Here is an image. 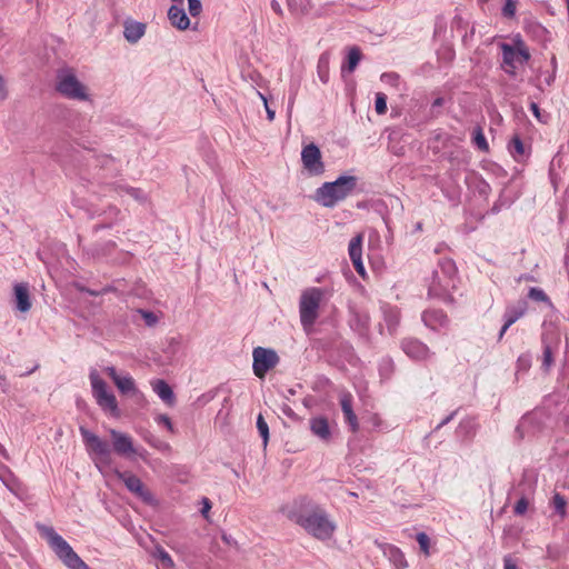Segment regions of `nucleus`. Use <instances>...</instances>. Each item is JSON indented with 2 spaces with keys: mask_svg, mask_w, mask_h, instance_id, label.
Returning a JSON list of instances; mask_svg holds the SVG:
<instances>
[{
  "mask_svg": "<svg viewBox=\"0 0 569 569\" xmlns=\"http://www.w3.org/2000/svg\"><path fill=\"white\" fill-rule=\"evenodd\" d=\"M287 517L320 541L331 539L337 528L325 508L307 497L297 499Z\"/></svg>",
  "mask_w": 569,
  "mask_h": 569,
  "instance_id": "f257e3e1",
  "label": "nucleus"
},
{
  "mask_svg": "<svg viewBox=\"0 0 569 569\" xmlns=\"http://www.w3.org/2000/svg\"><path fill=\"white\" fill-rule=\"evenodd\" d=\"M94 167L99 168L101 173H98L96 179L99 183L104 184L110 190L117 192L118 194H122L126 192L134 200L139 202L146 201V196L140 188H134L130 186H124L119 182L109 183L107 180L109 178H116L120 176L121 170L116 166V160L111 156L102 154L93 157Z\"/></svg>",
  "mask_w": 569,
  "mask_h": 569,
  "instance_id": "f03ea898",
  "label": "nucleus"
},
{
  "mask_svg": "<svg viewBox=\"0 0 569 569\" xmlns=\"http://www.w3.org/2000/svg\"><path fill=\"white\" fill-rule=\"evenodd\" d=\"M358 178L355 176H340L335 181L325 182L319 187L313 199L326 208H333L345 200L357 187Z\"/></svg>",
  "mask_w": 569,
  "mask_h": 569,
  "instance_id": "7ed1b4c3",
  "label": "nucleus"
},
{
  "mask_svg": "<svg viewBox=\"0 0 569 569\" xmlns=\"http://www.w3.org/2000/svg\"><path fill=\"white\" fill-rule=\"evenodd\" d=\"M40 535L47 540L56 556L68 569H90L72 547L52 527L37 526Z\"/></svg>",
  "mask_w": 569,
  "mask_h": 569,
  "instance_id": "20e7f679",
  "label": "nucleus"
},
{
  "mask_svg": "<svg viewBox=\"0 0 569 569\" xmlns=\"http://www.w3.org/2000/svg\"><path fill=\"white\" fill-rule=\"evenodd\" d=\"M56 91L69 100L89 101L88 88L78 79L72 68H61L56 74Z\"/></svg>",
  "mask_w": 569,
  "mask_h": 569,
  "instance_id": "39448f33",
  "label": "nucleus"
},
{
  "mask_svg": "<svg viewBox=\"0 0 569 569\" xmlns=\"http://www.w3.org/2000/svg\"><path fill=\"white\" fill-rule=\"evenodd\" d=\"M436 271H440L443 276L445 283L437 284L438 287H429L428 296L437 298L446 303H452L453 297L450 295V289L455 288V280L457 274V267L452 259L442 258L439 260Z\"/></svg>",
  "mask_w": 569,
  "mask_h": 569,
  "instance_id": "423d86ee",
  "label": "nucleus"
},
{
  "mask_svg": "<svg viewBox=\"0 0 569 569\" xmlns=\"http://www.w3.org/2000/svg\"><path fill=\"white\" fill-rule=\"evenodd\" d=\"M323 292L320 288H310L300 296L299 313L302 328L308 331L319 317V308Z\"/></svg>",
  "mask_w": 569,
  "mask_h": 569,
  "instance_id": "0eeeda50",
  "label": "nucleus"
},
{
  "mask_svg": "<svg viewBox=\"0 0 569 569\" xmlns=\"http://www.w3.org/2000/svg\"><path fill=\"white\" fill-rule=\"evenodd\" d=\"M79 431L86 450L96 466L99 467L100 463L109 465L111 462L112 452L110 443L83 426H80Z\"/></svg>",
  "mask_w": 569,
  "mask_h": 569,
  "instance_id": "6e6552de",
  "label": "nucleus"
},
{
  "mask_svg": "<svg viewBox=\"0 0 569 569\" xmlns=\"http://www.w3.org/2000/svg\"><path fill=\"white\" fill-rule=\"evenodd\" d=\"M92 395L98 403V406L103 410L111 413L113 417H119L120 411L118 408V402L112 392L108 390V385L106 381L99 376L97 370H92L89 375Z\"/></svg>",
  "mask_w": 569,
  "mask_h": 569,
  "instance_id": "1a4fd4ad",
  "label": "nucleus"
},
{
  "mask_svg": "<svg viewBox=\"0 0 569 569\" xmlns=\"http://www.w3.org/2000/svg\"><path fill=\"white\" fill-rule=\"evenodd\" d=\"M252 370L258 378H264L268 371L280 361L278 353L270 348L256 347L252 351Z\"/></svg>",
  "mask_w": 569,
  "mask_h": 569,
  "instance_id": "9d476101",
  "label": "nucleus"
},
{
  "mask_svg": "<svg viewBox=\"0 0 569 569\" xmlns=\"http://www.w3.org/2000/svg\"><path fill=\"white\" fill-rule=\"evenodd\" d=\"M116 476L119 480H121L126 488L138 498H140L146 503L153 502L152 493L146 488L140 478L133 475L130 471H116Z\"/></svg>",
  "mask_w": 569,
  "mask_h": 569,
  "instance_id": "9b49d317",
  "label": "nucleus"
},
{
  "mask_svg": "<svg viewBox=\"0 0 569 569\" xmlns=\"http://www.w3.org/2000/svg\"><path fill=\"white\" fill-rule=\"evenodd\" d=\"M301 161L303 168L311 176H320L325 171V164L322 162L321 151L315 143H309L303 147L301 151Z\"/></svg>",
  "mask_w": 569,
  "mask_h": 569,
  "instance_id": "f8f14e48",
  "label": "nucleus"
},
{
  "mask_svg": "<svg viewBox=\"0 0 569 569\" xmlns=\"http://www.w3.org/2000/svg\"><path fill=\"white\" fill-rule=\"evenodd\" d=\"M545 423V415L542 411L535 410L526 413L520 419L516 427V433L520 439L525 438L526 435H533L541 430Z\"/></svg>",
  "mask_w": 569,
  "mask_h": 569,
  "instance_id": "ddd939ff",
  "label": "nucleus"
},
{
  "mask_svg": "<svg viewBox=\"0 0 569 569\" xmlns=\"http://www.w3.org/2000/svg\"><path fill=\"white\" fill-rule=\"evenodd\" d=\"M402 351L412 360H427L432 353L429 347L416 338H405L401 341Z\"/></svg>",
  "mask_w": 569,
  "mask_h": 569,
  "instance_id": "4468645a",
  "label": "nucleus"
},
{
  "mask_svg": "<svg viewBox=\"0 0 569 569\" xmlns=\"http://www.w3.org/2000/svg\"><path fill=\"white\" fill-rule=\"evenodd\" d=\"M362 242H363V234L358 233L356 234L349 242V257L352 262V266L357 273L365 278L366 276V268L362 261Z\"/></svg>",
  "mask_w": 569,
  "mask_h": 569,
  "instance_id": "2eb2a0df",
  "label": "nucleus"
},
{
  "mask_svg": "<svg viewBox=\"0 0 569 569\" xmlns=\"http://www.w3.org/2000/svg\"><path fill=\"white\" fill-rule=\"evenodd\" d=\"M110 437L112 439L111 449L119 456L128 457L136 452L132 443V439L127 433L120 432L116 429L110 430Z\"/></svg>",
  "mask_w": 569,
  "mask_h": 569,
  "instance_id": "dca6fc26",
  "label": "nucleus"
},
{
  "mask_svg": "<svg viewBox=\"0 0 569 569\" xmlns=\"http://www.w3.org/2000/svg\"><path fill=\"white\" fill-rule=\"evenodd\" d=\"M311 433L322 442L329 443L332 439V431L328 418L325 416H316L309 420Z\"/></svg>",
  "mask_w": 569,
  "mask_h": 569,
  "instance_id": "f3484780",
  "label": "nucleus"
},
{
  "mask_svg": "<svg viewBox=\"0 0 569 569\" xmlns=\"http://www.w3.org/2000/svg\"><path fill=\"white\" fill-rule=\"evenodd\" d=\"M421 319L425 326L433 331L447 328L450 322L448 316L440 309L425 310L421 315Z\"/></svg>",
  "mask_w": 569,
  "mask_h": 569,
  "instance_id": "a211bd4d",
  "label": "nucleus"
},
{
  "mask_svg": "<svg viewBox=\"0 0 569 569\" xmlns=\"http://www.w3.org/2000/svg\"><path fill=\"white\" fill-rule=\"evenodd\" d=\"M375 543L397 569H403L408 566L403 552L398 547L378 540Z\"/></svg>",
  "mask_w": 569,
  "mask_h": 569,
  "instance_id": "6ab92c4d",
  "label": "nucleus"
},
{
  "mask_svg": "<svg viewBox=\"0 0 569 569\" xmlns=\"http://www.w3.org/2000/svg\"><path fill=\"white\" fill-rule=\"evenodd\" d=\"M13 302L16 309L20 312H28L31 309V297L29 292V284L27 282L14 283Z\"/></svg>",
  "mask_w": 569,
  "mask_h": 569,
  "instance_id": "aec40b11",
  "label": "nucleus"
},
{
  "mask_svg": "<svg viewBox=\"0 0 569 569\" xmlns=\"http://www.w3.org/2000/svg\"><path fill=\"white\" fill-rule=\"evenodd\" d=\"M102 221L94 224L92 230L93 232H99L102 229H110L119 221L122 220L121 211L116 206H109L101 214Z\"/></svg>",
  "mask_w": 569,
  "mask_h": 569,
  "instance_id": "412c9836",
  "label": "nucleus"
},
{
  "mask_svg": "<svg viewBox=\"0 0 569 569\" xmlns=\"http://www.w3.org/2000/svg\"><path fill=\"white\" fill-rule=\"evenodd\" d=\"M168 19L170 23L179 29L187 30L190 27V19L183 8L172 4L168 10Z\"/></svg>",
  "mask_w": 569,
  "mask_h": 569,
  "instance_id": "4be33fe9",
  "label": "nucleus"
},
{
  "mask_svg": "<svg viewBox=\"0 0 569 569\" xmlns=\"http://www.w3.org/2000/svg\"><path fill=\"white\" fill-rule=\"evenodd\" d=\"M341 410L343 412L345 421L349 425L352 432H357L359 429L358 418L352 409L351 396L343 395L340 399Z\"/></svg>",
  "mask_w": 569,
  "mask_h": 569,
  "instance_id": "5701e85b",
  "label": "nucleus"
},
{
  "mask_svg": "<svg viewBox=\"0 0 569 569\" xmlns=\"http://www.w3.org/2000/svg\"><path fill=\"white\" fill-rule=\"evenodd\" d=\"M123 27V37L130 43L138 42L146 32V24L142 22L127 20Z\"/></svg>",
  "mask_w": 569,
  "mask_h": 569,
  "instance_id": "b1692460",
  "label": "nucleus"
},
{
  "mask_svg": "<svg viewBox=\"0 0 569 569\" xmlns=\"http://www.w3.org/2000/svg\"><path fill=\"white\" fill-rule=\"evenodd\" d=\"M528 303L526 300L521 299L516 305L508 306L503 313V320L507 322V326H512L516 321H518L527 311Z\"/></svg>",
  "mask_w": 569,
  "mask_h": 569,
  "instance_id": "393cba45",
  "label": "nucleus"
},
{
  "mask_svg": "<svg viewBox=\"0 0 569 569\" xmlns=\"http://www.w3.org/2000/svg\"><path fill=\"white\" fill-rule=\"evenodd\" d=\"M541 343H542L541 369L545 372H549L551 367L555 363V347L548 341V337L546 335H542Z\"/></svg>",
  "mask_w": 569,
  "mask_h": 569,
  "instance_id": "a878e982",
  "label": "nucleus"
},
{
  "mask_svg": "<svg viewBox=\"0 0 569 569\" xmlns=\"http://www.w3.org/2000/svg\"><path fill=\"white\" fill-rule=\"evenodd\" d=\"M153 391L158 397L168 405L174 402V393L171 387L162 379H158L152 383Z\"/></svg>",
  "mask_w": 569,
  "mask_h": 569,
  "instance_id": "bb28decb",
  "label": "nucleus"
},
{
  "mask_svg": "<svg viewBox=\"0 0 569 569\" xmlns=\"http://www.w3.org/2000/svg\"><path fill=\"white\" fill-rule=\"evenodd\" d=\"M361 51L358 47H351L349 49L346 62L341 67V73H352L361 60Z\"/></svg>",
  "mask_w": 569,
  "mask_h": 569,
  "instance_id": "cd10ccee",
  "label": "nucleus"
},
{
  "mask_svg": "<svg viewBox=\"0 0 569 569\" xmlns=\"http://www.w3.org/2000/svg\"><path fill=\"white\" fill-rule=\"evenodd\" d=\"M549 506L553 509V513L557 515L560 518V520H563L568 516V502L565 496H562L561 493L557 491L553 492L549 501Z\"/></svg>",
  "mask_w": 569,
  "mask_h": 569,
  "instance_id": "c85d7f7f",
  "label": "nucleus"
},
{
  "mask_svg": "<svg viewBox=\"0 0 569 569\" xmlns=\"http://www.w3.org/2000/svg\"><path fill=\"white\" fill-rule=\"evenodd\" d=\"M477 423L472 418L462 419L456 430V433L462 440H469L476 435Z\"/></svg>",
  "mask_w": 569,
  "mask_h": 569,
  "instance_id": "c756f323",
  "label": "nucleus"
},
{
  "mask_svg": "<svg viewBox=\"0 0 569 569\" xmlns=\"http://www.w3.org/2000/svg\"><path fill=\"white\" fill-rule=\"evenodd\" d=\"M509 152L516 161H522L526 157V147L519 136H513L508 144Z\"/></svg>",
  "mask_w": 569,
  "mask_h": 569,
  "instance_id": "7c9ffc66",
  "label": "nucleus"
},
{
  "mask_svg": "<svg viewBox=\"0 0 569 569\" xmlns=\"http://www.w3.org/2000/svg\"><path fill=\"white\" fill-rule=\"evenodd\" d=\"M113 383L123 395L132 393V396H134L139 392L138 389L136 388L133 378L129 375L120 376V378L116 379Z\"/></svg>",
  "mask_w": 569,
  "mask_h": 569,
  "instance_id": "2f4dec72",
  "label": "nucleus"
},
{
  "mask_svg": "<svg viewBox=\"0 0 569 569\" xmlns=\"http://www.w3.org/2000/svg\"><path fill=\"white\" fill-rule=\"evenodd\" d=\"M500 48L502 51V61L503 64L508 66L511 69L516 68V61H518L517 54V48H515L512 44L502 42L500 43Z\"/></svg>",
  "mask_w": 569,
  "mask_h": 569,
  "instance_id": "473e14b6",
  "label": "nucleus"
},
{
  "mask_svg": "<svg viewBox=\"0 0 569 569\" xmlns=\"http://www.w3.org/2000/svg\"><path fill=\"white\" fill-rule=\"evenodd\" d=\"M116 248L114 241H107L102 246H93L92 248L88 249V254H90L92 258H100L108 253H110Z\"/></svg>",
  "mask_w": 569,
  "mask_h": 569,
  "instance_id": "72a5a7b5",
  "label": "nucleus"
},
{
  "mask_svg": "<svg viewBox=\"0 0 569 569\" xmlns=\"http://www.w3.org/2000/svg\"><path fill=\"white\" fill-rule=\"evenodd\" d=\"M318 76L321 82L329 81V57L327 53H322L318 60Z\"/></svg>",
  "mask_w": 569,
  "mask_h": 569,
  "instance_id": "f704fd0d",
  "label": "nucleus"
},
{
  "mask_svg": "<svg viewBox=\"0 0 569 569\" xmlns=\"http://www.w3.org/2000/svg\"><path fill=\"white\" fill-rule=\"evenodd\" d=\"M472 142L477 146V148L481 151L487 152L489 150V146L487 139L483 134V131L480 127H477L472 132Z\"/></svg>",
  "mask_w": 569,
  "mask_h": 569,
  "instance_id": "c9c22d12",
  "label": "nucleus"
},
{
  "mask_svg": "<svg viewBox=\"0 0 569 569\" xmlns=\"http://www.w3.org/2000/svg\"><path fill=\"white\" fill-rule=\"evenodd\" d=\"M153 556L161 562L163 567H173V560L170 555L161 547L157 546Z\"/></svg>",
  "mask_w": 569,
  "mask_h": 569,
  "instance_id": "e433bc0d",
  "label": "nucleus"
},
{
  "mask_svg": "<svg viewBox=\"0 0 569 569\" xmlns=\"http://www.w3.org/2000/svg\"><path fill=\"white\" fill-rule=\"evenodd\" d=\"M257 429L263 440V447H267L269 441V427L261 413L257 417Z\"/></svg>",
  "mask_w": 569,
  "mask_h": 569,
  "instance_id": "4c0bfd02",
  "label": "nucleus"
},
{
  "mask_svg": "<svg viewBox=\"0 0 569 569\" xmlns=\"http://www.w3.org/2000/svg\"><path fill=\"white\" fill-rule=\"evenodd\" d=\"M467 26H468V22L465 21V19L461 16H458V14L455 16L452 21H451V29L457 30L459 32H463V34H462V40L463 41H466L467 38H468Z\"/></svg>",
  "mask_w": 569,
  "mask_h": 569,
  "instance_id": "58836bf2",
  "label": "nucleus"
},
{
  "mask_svg": "<svg viewBox=\"0 0 569 569\" xmlns=\"http://www.w3.org/2000/svg\"><path fill=\"white\" fill-rule=\"evenodd\" d=\"M137 312L141 316V318L143 319L146 326H148V327H153L159 321L158 316L153 311L144 310V309H138Z\"/></svg>",
  "mask_w": 569,
  "mask_h": 569,
  "instance_id": "ea45409f",
  "label": "nucleus"
},
{
  "mask_svg": "<svg viewBox=\"0 0 569 569\" xmlns=\"http://www.w3.org/2000/svg\"><path fill=\"white\" fill-rule=\"evenodd\" d=\"M385 321L388 330L392 332L399 323V315L396 310L385 311Z\"/></svg>",
  "mask_w": 569,
  "mask_h": 569,
  "instance_id": "a19ab883",
  "label": "nucleus"
},
{
  "mask_svg": "<svg viewBox=\"0 0 569 569\" xmlns=\"http://www.w3.org/2000/svg\"><path fill=\"white\" fill-rule=\"evenodd\" d=\"M375 109L378 114H385L387 112V96L385 93H376Z\"/></svg>",
  "mask_w": 569,
  "mask_h": 569,
  "instance_id": "79ce46f5",
  "label": "nucleus"
},
{
  "mask_svg": "<svg viewBox=\"0 0 569 569\" xmlns=\"http://www.w3.org/2000/svg\"><path fill=\"white\" fill-rule=\"evenodd\" d=\"M287 4L292 12L305 13L307 11L308 0H287Z\"/></svg>",
  "mask_w": 569,
  "mask_h": 569,
  "instance_id": "37998d69",
  "label": "nucleus"
},
{
  "mask_svg": "<svg viewBox=\"0 0 569 569\" xmlns=\"http://www.w3.org/2000/svg\"><path fill=\"white\" fill-rule=\"evenodd\" d=\"M517 0H506L501 9V13L505 18L511 19L516 14Z\"/></svg>",
  "mask_w": 569,
  "mask_h": 569,
  "instance_id": "c03bdc74",
  "label": "nucleus"
},
{
  "mask_svg": "<svg viewBox=\"0 0 569 569\" xmlns=\"http://www.w3.org/2000/svg\"><path fill=\"white\" fill-rule=\"evenodd\" d=\"M528 297L535 301H549V298L546 295V292L542 289L536 287L529 289Z\"/></svg>",
  "mask_w": 569,
  "mask_h": 569,
  "instance_id": "a18cd8bd",
  "label": "nucleus"
},
{
  "mask_svg": "<svg viewBox=\"0 0 569 569\" xmlns=\"http://www.w3.org/2000/svg\"><path fill=\"white\" fill-rule=\"evenodd\" d=\"M416 539L419 543L421 551L425 555H429L430 538L428 537V535L426 532H419V533H417Z\"/></svg>",
  "mask_w": 569,
  "mask_h": 569,
  "instance_id": "49530a36",
  "label": "nucleus"
},
{
  "mask_svg": "<svg viewBox=\"0 0 569 569\" xmlns=\"http://www.w3.org/2000/svg\"><path fill=\"white\" fill-rule=\"evenodd\" d=\"M529 506V500L526 496H522L515 505L513 513L516 516H522L526 513Z\"/></svg>",
  "mask_w": 569,
  "mask_h": 569,
  "instance_id": "de8ad7c7",
  "label": "nucleus"
},
{
  "mask_svg": "<svg viewBox=\"0 0 569 569\" xmlns=\"http://www.w3.org/2000/svg\"><path fill=\"white\" fill-rule=\"evenodd\" d=\"M188 11L191 17H198L202 12V3L200 0H188Z\"/></svg>",
  "mask_w": 569,
  "mask_h": 569,
  "instance_id": "09e8293b",
  "label": "nucleus"
},
{
  "mask_svg": "<svg viewBox=\"0 0 569 569\" xmlns=\"http://www.w3.org/2000/svg\"><path fill=\"white\" fill-rule=\"evenodd\" d=\"M531 365V357L529 353L521 355L517 360L519 370H528Z\"/></svg>",
  "mask_w": 569,
  "mask_h": 569,
  "instance_id": "8fccbe9b",
  "label": "nucleus"
},
{
  "mask_svg": "<svg viewBox=\"0 0 569 569\" xmlns=\"http://www.w3.org/2000/svg\"><path fill=\"white\" fill-rule=\"evenodd\" d=\"M530 110L533 113V116L537 118L538 121L546 123L547 122V114H542L538 103L531 102L530 103Z\"/></svg>",
  "mask_w": 569,
  "mask_h": 569,
  "instance_id": "3c124183",
  "label": "nucleus"
},
{
  "mask_svg": "<svg viewBox=\"0 0 569 569\" xmlns=\"http://www.w3.org/2000/svg\"><path fill=\"white\" fill-rule=\"evenodd\" d=\"M353 322L358 329H365L368 325V317L366 315L361 316L359 313H355L353 320L351 321V327H353Z\"/></svg>",
  "mask_w": 569,
  "mask_h": 569,
  "instance_id": "603ef678",
  "label": "nucleus"
},
{
  "mask_svg": "<svg viewBox=\"0 0 569 569\" xmlns=\"http://www.w3.org/2000/svg\"><path fill=\"white\" fill-rule=\"evenodd\" d=\"M517 51H518L517 58H518V62L520 64L527 63L530 60L531 54H530L528 48H517Z\"/></svg>",
  "mask_w": 569,
  "mask_h": 569,
  "instance_id": "864d4df0",
  "label": "nucleus"
},
{
  "mask_svg": "<svg viewBox=\"0 0 569 569\" xmlns=\"http://www.w3.org/2000/svg\"><path fill=\"white\" fill-rule=\"evenodd\" d=\"M438 283L440 286L445 283L443 276L440 273V271L433 270L429 287H438Z\"/></svg>",
  "mask_w": 569,
  "mask_h": 569,
  "instance_id": "5fc2aeb1",
  "label": "nucleus"
},
{
  "mask_svg": "<svg viewBox=\"0 0 569 569\" xmlns=\"http://www.w3.org/2000/svg\"><path fill=\"white\" fill-rule=\"evenodd\" d=\"M201 503H202V508H201L200 512L203 516V518L208 519V513L211 509V501L209 498L203 497L201 500Z\"/></svg>",
  "mask_w": 569,
  "mask_h": 569,
  "instance_id": "6e6d98bb",
  "label": "nucleus"
},
{
  "mask_svg": "<svg viewBox=\"0 0 569 569\" xmlns=\"http://www.w3.org/2000/svg\"><path fill=\"white\" fill-rule=\"evenodd\" d=\"M383 81H388L390 84L396 86L399 81V76L395 72L383 73L381 76Z\"/></svg>",
  "mask_w": 569,
  "mask_h": 569,
  "instance_id": "4d7b16f0",
  "label": "nucleus"
},
{
  "mask_svg": "<svg viewBox=\"0 0 569 569\" xmlns=\"http://www.w3.org/2000/svg\"><path fill=\"white\" fill-rule=\"evenodd\" d=\"M456 415H457V410L452 411L450 415H448L443 420H441L436 426L433 431H437V430L441 429L443 426H446L447 423H449L455 418Z\"/></svg>",
  "mask_w": 569,
  "mask_h": 569,
  "instance_id": "13d9d810",
  "label": "nucleus"
},
{
  "mask_svg": "<svg viewBox=\"0 0 569 569\" xmlns=\"http://www.w3.org/2000/svg\"><path fill=\"white\" fill-rule=\"evenodd\" d=\"M158 422L159 423H163L170 431L173 430L172 422H171L170 418L167 415H160L158 417Z\"/></svg>",
  "mask_w": 569,
  "mask_h": 569,
  "instance_id": "bf43d9fd",
  "label": "nucleus"
},
{
  "mask_svg": "<svg viewBox=\"0 0 569 569\" xmlns=\"http://www.w3.org/2000/svg\"><path fill=\"white\" fill-rule=\"evenodd\" d=\"M259 96L261 97V99L263 100L264 102V107H266V112H267V118L269 121H272L274 119V110H272L269 106H268V102H267V99L264 98L263 94L259 93Z\"/></svg>",
  "mask_w": 569,
  "mask_h": 569,
  "instance_id": "052dcab7",
  "label": "nucleus"
},
{
  "mask_svg": "<svg viewBox=\"0 0 569 569\" xmlns=\"http://www.w3.org/2000/svg\"><path fill=\"white\" fill-rule=\"evenodd\" d=\"M104 372L112 379L114 382L116 379L120 378V375L117 372V369L112 366L106 367Z\"/></svg>",
  "mask_w": 569,
  "mask_h": 569,
  "instance_id": "680f3d73",
  "label": "nucleus"
},
{
  "mask_svg": "<svg viewBox=\"0 0 569 569\" xmlns=\"http://www.w3.org/2000/svg\"><path fill=\"white\" fill-rule=\"evenodd\" d=\"M503 569H518L516 561L511 557H505Z\"/></svg>",
  "mask_w": 569,
  "mask_h": 569,
  "instance_id": "e2e57ef3",
  "label": "nucleus"
},
{
  "mask_svg": "<svg viewBox=\"0 0 569 569\" xmlns=\"http://www.w3.org/2000/svg\"><path fill=\"white\" fill-rule=\"evenodd\" d=\"M270 6H271V9H272L276 13H278L279 16H281V14H282L281 6H280V3H279L277 0H272V1H271V3H270Z\"/></svg>",
  "mask_w": 569,
  "mask_h": 569,
  "instance_id": "0e129e2a",
  "label": "nucleus"
},
{
  "mask_svg": "<svg viewBox=\"0 0 569 569\" xmlns=\"http://www.w3.org/2000/svg\"><path fill=\"white\" fill-rule=\"evenodd\" d=\"M512 46L515 48H527V46L525 44L523 40L521 39V37L519 34L513 39Z\"/></svg>",
  "mask_w": 569,
  "mask_h": 569,
  "instance_id": "69168bd1",
  "label": "nucleus"
},
{
  "mask_svg": "<svg viewBox=\"0 0 569 569\" xmlns=\"http://www.w3.org/2000/svg\"><path fill=\"white\" fill-rule=\"evenodd\" d=\"M282 412H283L287 417H289V418H293V417L296 416L295 411H293V410L291 409V407H290V406H288V405H284V406L282 407Z\"/></svg>",
  "mask_w": 569,
  "mask_h": 569,
  "instance_id": "338daca9",
  "label": "nucleus"
},
{
  "mask_svg": "<svg viewBox=\"0 0 569 569\" xmlns=\"http://www.w3.org/2000/svg\"><path fill=\"white\" fill-rule=\"evenodd\" d=\"M443 103H445V99H443L442 97H438V98H436V99L433 100L431 108H432V109H435V108H440V107H442V106H443Z\"/></svg>",
  "mask_w": 569,
  "mask_h": 569,
  "instance_id": "774afa93",
  "label": "nucleus"
}]
</instances>
